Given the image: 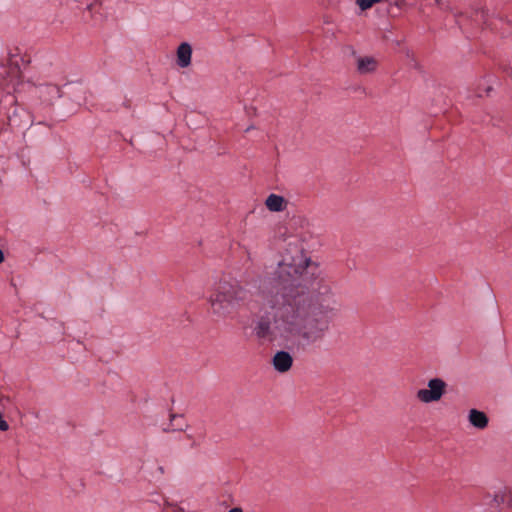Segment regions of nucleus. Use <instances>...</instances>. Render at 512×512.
I'll return each mask as SVG.
<instances>
[{"label": "nucleus", "mask_w": 512, "mask_h": 512, "mask_svg": "<svg viewBox=\"0 0 512 512\" xmlns=\"http://www.w3.org/2000/svg\"><path fill=\"white\" fill-rule=\"evenodd\" d=\"M317 273L318 265L304 253L302 244L290 240L268 285L260 291L271 317L261 316L255 322L258 339L290 343L298 350L324 340L337 302L330 284Z\"/></svg>", "instance_id": "f257e3e1"}, {"label": "nucleus", "mask_w": 512, "mask_h": 512, "mask_svg": "<svg viewBox=\"0 0 512 512\" xmlns=\"http://www.w3.org/2000/svg\"><path fill=\"white\" fill-rule=\"evenodd\" d=\"M249 290L237 281H219L210 289L207 303L216 320L233 319L249 302Z\"/></svg>", "instance_id": "f03ea898"}, {"label": "nucleus", "mask_w": 512, "mask_h": 512, "mask_svg": "<svg viewBox=\"0 0 512 512\" xmlns=\"http://www.w3.org/2000/svg\"><path fill=\"white\" fill-rule=\"evenodd\" d=\"M446 382L438 377L428 380L427 387L416 392V398L424 404L438 402L446 393Z\"/></svg>", "instance_id": "7ed1b4c3"}, {"label": "nucleus", "mask_w": 512, "mask_h": 512, "mask_svg": "<svg viewBox=\"0 0 512 512\" xmlns=\"http://www.w3.org/2000/svg\"><path fill=\"white\" fill-rule=\"evenodd\" d=\"M6 76L0 80V88L3 92L6 93V100L8 104H13L15 99L11 96L12 93L19 90L22 85L21 81V73L19 68L10 67L9 69H5Z\"/></svg>", "instance_id": "20e7f679"}, {"label": "nucleus", "mask_w": 512, "mask_h": 512, "mask_svg": "<svg viewBox=\"0 0 512 512\" xmlns=\"http://www.w3.org/2000/svg\"><path fill=\"white\" fill-rule=\"evenodd\" d=\"M272 364L277 372L285 373L291 369L293 358L289 352L281 350L273 356Z\"/></svg>", "instance_id": "39448f33"}, {"label": "nucleus", "mask_w": 512, "mask_h": 512, "mask_svg": "<svg viewBox=\"0 0 512 512\" xmlns=\"http://www.w3.org/2000/svg\"><path fill=\"white\" fill-rule=\"evenodd\" d=\"M192 46L188 42H182L176 50V63L180 68H187L192 60Z\"/></svg>", "instance_id": "423d86ee"}, {"label": "nucleus", "mask_w": 512, "mask_h": 512, "mask_svg": "<svg viewBox=\"0 0 512 512\" xmlns=\"http://www.w3.org/2000/svg\"><path fill=\"white\" fill-rule=\"evenodd\" d=\"M467 419L469 424L478 430H484L489 424L488 416L478 409H470L468 411Z\"/></svg>", "instance_id": "0eeeda50"}, {"label": "nucleus", "mask_w": 512, "mask_h": 512, "mask_svg": "<svg viewBox=\"0 0 512 512\" xmlns=\"http://www.w3.org/2000/svg\"><path fill=\"white\" fill-rule=\"evenodd\" d=\"M38 94L42 101L50 103L61 97V90L55 84H43L38 87Z\"/></svg>", "instance_id": "6e6552de"}, {"label": "nucleus", "mask_w": 512, "mask_h": 512, "mask_svg": "<svg viewBox=\"0 0 512 512\" xmlns=\"http://www.w3.org/2000/svg\"><path fill=\"white\" fill-rule=\"evenodd\" d=\"M357 71L361 75L373 73L378 66V62L371 56H359L356 61Z\"/></svg>", "instance_id": "1a4fd4ad"}, {"label": "nucleus", "mask_w": 512, "mask_h": 512, "mask_svg": "<svg viewBox=\"0 0 512 512\" xmlns=\"http://www.w3.org/2000/svg\"><path fill=\"white\" fill-rule=\"evenodd\" d=\"M287 200L278 194H270L266 200L265 205L271 212H282L287 208Z\"/></svg>", "instance_id": "9d476101"}, {"label": "nucleus", "mask_w": 512, "mask_h": 512, "mask_svg": "<svg viewBox=\"0 0 512 512\" xmlns=\"http://www.w3.org/2000/svg\"><path fill=\"white\" fill-rule=\"evenodd\" d=\"M12 405L11 399L9 396L5 395L2 390H0V410H6L10 408ZM9 429V425L7 421L4 419L2 411H0V431L5 432Z\"/></svg>", "instance_id": "9b49d317"}, {"label": "nucleus", "mask_w": 512, "mask_h": 512, "mask_svg": "<svg viewBox=\"0 0 512 512\" xmlns=\"http://www.w3.org/2000/svg\"><path fill=\"white\" fill-rule=\"evenodd\" d=\"M21 113H25L23 109H19L17 107H10L6 114L8 118L9 125L11 127H18L21 125V121L18 120V116H20Z\"/></svg>", "instance_id": "f8f14e48"}, {"label": "nucleus", "mask_w": 512, "mask_h": 512, "mask_svg": "<svg viewBox=\"0 0 512 512\" xmlns=\"http://www.w3.org/2000/svg\"><path fill=\"white\" fill-rule=\"evenodd\" d=\"M179 421H183L182 416L172 415L171 416V425H170V427L166 428L165 431H175V430L182 431V430H184L187 425L184 423H179Z\"/></svg>", "instance_id": "ddd939ff"}, {"label": "nucleus", "mask_w": 512, "mask_h": 512, "mask_svg": "<svg viewBox=\"0 0 512 512\" xmlns=\"http://www.w3.org/2000/svg\"><path fill=\"white\" fill-rule=\"evenodd\" d=\"M355 1L361 10H367V9L371 8L374 4L381 2V0H355Z\"/></svg>", "instance_id": "4468645a"}, {"label": "nucleus", "mask_w": 512, "mask_h": 512, "mask_svg": "<svg viewBox=\"0 0 512 512\" xmlns=\"http://www.w3.org/2000/svg\"><path fill=\"white\" fill-rule=\"evenodd\" d=\"M505 500H506V498H505V494L504 493H497L494 496V501L497 504L503 503Z\"/></svg>", "instance_id": "2eb2a0df"}, {"label": "nucleus", "mask_w": 512, "mask_h": 512, "mask_svg": "<svg viewBox=\"0 0 512 512\" xmlns=\"http://www.w3.org/2000/svg\"><path fill=\"white\" fill-rule=\"evenodd\" d=\"M508 505L512 507V492H509V498L507 500Z\"/></svg>", "instance_id": "dca6fc26"}, {"label": "nucleus", "mask_w": 512, "mask_h": 512, "mask_svg": "<svg viewBox=\"0 0 512 512\" xmlns=\"http://www.w3.org/2000/svg\"><path fill=\"white\" fill-rule=\"evenodd\" d=\"M94 7H95V3L88 4L87 5V10L88 11H92L94 9Z\"/></svg>", "instance_id": "f3484780"}, {"label": "nucleus", "mask_w": 512, "mask_h": 512, "mask_svg": "<svg viewBox=\"0 0 512 512\" xmlns=\"http://www.w3.org/2000/svg\"><path fill=\"white\" fill-rule=\"evenodd\" d=\"M229 512H243L241 508L235 507L231 509Z\"/></svg>", "instance_id": "a211bd4d"}, {"label": "nucleus", "mask_w": 512, "mask_h": 512, "mask_svg": "<svg viewBox=\"0 0 512 512\" xmlns=\"http://www.w3.org/2000/svg\"><path fill=\"white\" fill-rule=\"evenodd\" d=\"M4 261L3 251L0 249V264Z\"/></svg>", "instance_id": "6ab92c4d"}, {"label": "nucleus", "mask_w": 512, "mask_h": 512, "mask_svg": "<svg viewBox=\"0 0 512 512\" xmlns=\"http://www.w3.org/2000/svg\"><path fill=\"white\" fill-rule=\"evenodd\" d=\"M436 4H440V0H434Z\"/></svg>", "instance_id": "aec40b11"}]
</instances>
